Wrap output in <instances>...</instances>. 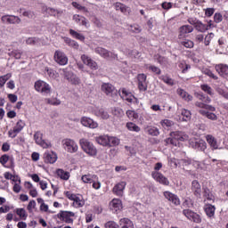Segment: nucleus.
<instances>
[{"label": "nucleus", "mask_w": 228, "mask_h": 228, "mask_svg": "<svg viewBox=\"0 0 228 228\" xmlns=\"http://www.w3.org/2000/svg\"><path fill=\"white\" fill-rule=\"evenodd\" d=\"M169 136L165 142L167 145H174L175 147L179 145V142H186L189 138L188 134L182 131L170 132Z\"/></svg>", "instance_id": "f257e3e1"}, {"label": "nucleus", "mask_w": 228, "mask_h": 228, "mask_svg": "<svg viewBox=\"0 0 228 228\" xmlns=\"http://www.w3.org/2000/svg\"><path fill=\"white\" fill-rule=\"evenodd\" d=\"M102 92H103V94L108 97H111L113 101L118 100V94L121 98H124V96L120 94V91L117 90L115 86L110 83H104L102 85Z\"/></svg>", "instance_id": "f03ea898"}, {"label": "nucleus", "mask_w": 228, "mask_h": 228, "mask_svg": "<svg viewBox=\"0 0 228 228\" xmlns=\"http://www.w3.org/2000/svg\"><path fill=\"white\" fill-rule=\"evenodd\" d=\"M80 147L88 156H97V148L86 139H80Z\"/></svg>", "instance_id": "7ed1b4c3"}, {"label": "nucleus", "mask_w": 228, "mask_h": 228, "mask_svg": "<svg viewBox=\"0 0 228 228\" xmlns=\"http://www.w3.org/2000/svg\"><path fill=\"white\" fill-rule=\"evenodd\" d=\"M62 145L68 152H77V144H76V142L72 139H63Z\"/></svg>", "instance_id": "20e7f679"}, {"label": "nucleus", "mask_w": 228, "mask_h": 228, "mask_svg": "<svg viewBox=\"0 0 228 228\" xmlns=\"http://www.w3.org/2000/svg\"><path fill=\"white\" fill-rule=\"evenodd\" d=\"M71 216H76V214L70 211L61 210L60 213L57 215V218H60V220H63V222H65L66 224H74V219L70 218Z\"/></svg>", "instance_id": "39448f33"}, {"label": "nucleus", "mask_w": 228, "mask_h": 228, "mask_svg": "<svg viewBox=\"0 0 228 228\" xmlns=\"http://www.w3.org/2000/svg\"><path fill=\"white\" fill-rule=\"evenodd\" d=\"M183 215L188 218V220H191L195 224H200L202 222V218H200V216L190 209H184L183 211Z\"/></svg>", "instance_id": "423d86ee"}, {"label": "nucleus", "mask_w": 228, "mask_h": 228, "mask_svg": "<svg viewBox=\"0 0 228 228\" xmlns=\"http://www.w3.org/2000/svg\"><path fill=\"white\" fill-rule=\"evenodd\" d=\"M3 24H20L22 20L19 16L6 14L1 17Z\"/></svg>", "instance_id": "0eeeda50"}, {"label": "nucleus", "mask_w": 228, "mask_h": 228, "mask_svg": "<svg viewBox=\"0 0 228 228\" xmlns=\"http://www.w3.org/2000/svg\"><path fill=\"white\" fill-rule=\"evenodd\" d=\"M35 88L37 92H42V94H51V86L42 80H38L35 83Z\"/></svg>", "instance_id": "6e6552de"}, {"label": "nucleus", "mask_w": 228, "mask_h": 228, "mask_svg": "<svg viewBox=\"0 0 228 228\" xmlns=\"http://www.w3.org/2000/svg\"><path fill=\"white\" fill-rule=\"evenodd\" d=\"M54 61L56 63H59V65H67L69 58H67V55H65L61 51L57 50L54 53Z\"/></svg>", "instance_id": "1a4fd4ad"}, {"label": "nucleus", "mask_w": 228, "mask_h": 228, "mask_svg": "<svg viewBox=\"0 0 228 228\" xmlns=\"http://www.w3.org/2000/svg\"><path fill=\"white\" fill-rule=\"evenodd\" d=\"M43 134L40 132H36L34 134V140L37 145L43 147V149H49L51 142H47L42 139Z\"/></svg>", "instance_id": "9d476101"}, {"label": "nucleus", "mask_w": 228, "mask_h": 228, "mask_svg": "<svg viewBox=\"0 0 228 228\" xmlns=\"http://www.w3.org/2000/svg\"><path fill=\"white\" fill-rule=\"evenodd\" d=\"M81 60L85 65L89 67L92 70H97L99 69V66L97 65V62H95L94 60H92L88 55L83 54L81 56Z\"/></svg>", "instance_id": "9b49d317"}, {"label": "nucleus", "mask_w": 228, "mask_h": 228, "mask_svg": "<svg viewBox=\"0 0 228 228\" xmlns=\"http://www.w3.org/2000/svg\"><path fill=\"white\" fill-rule=\"evenodd\" d=\"M80 122L82 126L85 127H89L90 129H96V127L99 126L97 122L94 121V119L88 117H82Z\"/></svg>", "instance_id": "f8f14e48"}, {"label": "nucleus", "mask_w": 228, "mask_h": 228, "mask_svg": "<svg viewBox=\"0 0 228 228\" xmlns=\"http://www.w3.org/2000/svg\"><path fill=\"white\" fill-rule=\"evenodd\" d=\"M126 182L117 183L112 189L114 195H117L118 197H124V190H126Z\"/></svg>", "instance_id": "ddd939ff"}, {"label": "nucleus", "mask_w": 228, "mask_h": 228, "mask_svg": "<svg viewBox=\"0 0 228 228\" xmlns=\"http://www.w3.org/2000/svg\"><path fill=\"white\" fill-rule=\"evenodd\" d=\"M137 79L140 92H147V76L145 74H139Z\"/></svg>", "instance_id": "4468645a"}, {"label": "nucleus", "mask_w": 228, "mask_h": 228, "mask_svg": "<svg viewBox=\"0 0 228 228\" xmlns=\"http://www.w3.org/2000/svg\"><path fill=\"white\" fill-rule=\"evenodd\" d=\"M192 31H193V27L190 25H183L179 28L178 38L180 40L183 38H186V35H188V33H192Z\"/></svg>", "instance_id": "2eb2a0df"}, {"label": "nucleus", "mask_w": 228, "mask_h": 228, "mask_svg": "<svg viewBox=\"0 0 228 228\" xmlns=\"http://www.w3.org/2000/svg\"><path fill=\"white\" fill-rule=\"evenodd\" d=\"M151 175L153 179H156L158 183H160V184H164L165 186H168V184H170L168 178L165 177V175L159 172H153Z\"/></svg>", "instance_id": "dca6fc26"}, {"label": "nucleus", "mask_w": 228, "mask_h": 228, "mask_svg": "<svg viewBox=\"0 0 228 228\" xmlns=\"http://www.w3.org/2000/svg\"><path fill=\"white\" fill-rule=\"evenodd\" d=\"M164 197L167 199V200H169V202H172L175 206H179L181 204V201L179 200V198L177 195L170 192V191H164Z\"/></svg>", "instance_id": "f3484780"}, {"label": "nucleus", "mask_w": 228, "mask_h": 228, "mask_svg": "<svg viewBox=\"0 0 228 228\" xmlns=\"http://www.w3.org/2000/svg\"><path fill=\"white\" fill-rule=\"evenodd\" d=\"M191 147H192V149H198V151H205L206 149H208V144L206 143V142L200 140V141H191L190 142Z\"/></svg>", "instance_id": "a211bd4d"}, {"label": "nucleus", "mask_w": 228, "mask_h": 228, "mask_svg": "<svg viewBox=\"0 0 228 228\" xmlns=\"http://www.w3.org/2000/svg\"><path fill=\"white\" fill-rule=\"evenodd\" d=\"M114 7L115 10H117L118 12L119 11L121 13H124L125 15L131 13V9L127 5L120 2L115 3Z\"/></svg>", "instance_id": "6ab92c4d"}, {"label": "nucleus", "mask_w": 228, "mask_h": 228, "mask_svg": "<svg viewBox=\"0 0 228 228\" xmlns=\"http://www.w3.org/2000/svg\"><path fill=\"white\" fill-rule=\"evenodd\" d=\"M44 158H45V163H56L57 159H58V155H56V153L51 151V152H45L44 154Z\"/></svg>", "instance_id": "aec40b11"}, {"label": "nucleus", "mask_w": 228, "mask_h": 228, "mask_svg": "<svg viewBox=\"0 0 228 228\" xmlns=\"http://www.w3.org/2000/svg\"><path fill=\"white\" fill-rule=\"evenodd\" d=\"M216 70L218 72L222 77H227L228 75V66L226 64H217L216 65Z\"/></svg>", "instance_id": "412c9836"}, {"label": "nucleus", "mask_w": 228, "mask_h": 228, "mask_svg": "<svg viewBox=\"0 0 228 228\" xmlns=\"http://www.w3.org/2000/svg\"><path fill=\"white\" fill-rule=\"evenodd\" d=\"M191 191L195 195V197H200V193H202V189L200 188V183L199 181L193 180L191 183Z\"/></svg>", "instance_id": "4be33fe9"}, {"label": "nucleus", "mask_w": 228, "mask_h": 228, "mask_svg": "<svg viewBox=\"0 0 228 228\" xmlns=\"http://www.w3.org/2000/svg\"><path fill=\"white\" fill-rule=\"evenodd\" d=\"M119 227L121 228H134V224L131 219L124 217L119 220Z\"/></svg>", "instance_id": "5701e85b"}, {"label": "nucleus", "mask_w": 228, "mask_h": 228, "mask_svg": "<svg viewBox=\"0 0 228 228\" xmlns=\"http://www.w3.org/2000/svg\"><path fill=\"white\" fill-rule=\"evenodd\" d=\"M211 22H209L208 25H207L202 23V21L199 20L194 28L197 31H200V33H205V31H208V29L211 28Z\"/></svg>", "instance_id": "b1692460"}, {"label": "nucleus", "mask_w": 228, "mask_h": 228, "mask_svg": "<svg viewBox=\"0 0 228 228\" xmlns=\"http://www.w3.org/2000/svg\"><path fill=\"white\" fill-rule=\"evenodd\" d=\"M144 131L150 134V136H159V129L156 126H147L144 127Z\"/></svg>", "instance_id": "393cba45"}, {"label": "nucleus", "mask_w": 228, "mask_h": 228, "mask_svg": "<svg viewBox=\"0 0 228 228\" xmlns=\"http://www.w3.org/2000/svg\"><path fill=\"white\" fill-rule=\"evenodd\" d=\"M206 140L210 145L212 151H216V149H218V142L216 141V138H215L213 135H207Z\"/></svg>", "instance_id": "a878e982"}, {"label": "nucleus", "mask_w": 228, "mask_h": 228, "mask_svg": "<svg viewBox=\"0 0 228 228\" xmlns=\"http://www.w3.org/2000/svg\"><path fill=\"white\" fill-rule=\"evenodd\" d=\"M94 52L96 53V54H100V56H102V58H110V51H108L106 48H102V47H96Z\"/></svg>", "instance_id": "bb28decb"}, {"label": "nucleus", "mask_w": 228, "mask_h": 228, "mask_svg": "<svg viewBox=\"0 0 228 228\" xmlns=\"http://www.w3.org/2000/svg\"><path fill=\"white\" fill-rule=\"evenodd\" d=\"M56 174H57L58 177H60L63 181H69V179L70 177V173H69L68 171H65L63 169H57Z\"/></svg>", "instance_id": "cd10ccee"}, {"label": "nucleus", "mask_w": 228, "mask_h": 228, "mask_svg": "<svg viewBox=\"0 0 228 228\" xmlns=\"http://www.w3.org/2000/svg\"><path fill=\"white\" fill-rule=\"evenodd\" d=\"M177 94L178 95H180V97H182V99H184V101H191L193 99V96H191L190 94H188L186 91H184L183 89H177Z\"/></svg>", "instance_id": "c85d7f7f"}, {"label": "nucleus", "mask_w": 228, "mask_h": 228, "mask_svg": "<svg viewBox=\"0 0 228 228\" xmlns=\"http://www.w3.org/2000/svg\"><path fill=\"white\" fill-rule=\"evenodd\" d=\"M110 208L115 211H118V209L122 208V201L118 199H113L110 202Z\"/></svg>", "instance_id": "c756f323"}, {"label": "nucleus", "mask_w": 228, "mask_h": 228, "mask_svg": "<svg viewBox=\"0 0 228 228\" xmlns=\"http://www.w3.org/2000/svg\"><path fill=\"white\" fill-rule=\"evenodd\" d=\"M95 141L99 143V145H102L103 147H108L109 136L101 135L99 137H96Z\"/></svg>", "instance_id": "7c9ffc66"}, {"label": "nucleus", "mask_w": 228, "mask_h": 228, "mask_svg": "<svg viewBox=\"0 0 228 228\" xmlns=\"http://www.w3.org/2000/svg\"><path fill=\"white\" fill-rule=\"evenodd\" d=\"M181 115L183 122H189V120H191V112L190 110L183 109L182 110Z\"/></svg>", "instance_id": "2f4dec72"}, {"label": "nucleus", "mask_w": 228, "mask_h": 228, "mask_svg": "<svg viewBox=\"0 0 228 228\" xmlns=\"http://www.w3.org/2000/svg\"><path fill=\"white\" fill-rule=\"evenodd\" d=\"M215 206L211 204L206 205L205 213L211 218V216H215Z\"/></svg>", "instance_id": "473e14b6"}, {"label": "nucleus", "mask_w": 228, "mask_h": 228, "mask_svg": "<svg viewBox=\"0 0 228 228\" xmlns=\"http://www.w3.org/2000/svg\"><path fill=\"white\" fill-rule=\"evenodd\" d=\"M69 35H71V37H73L74 38H77V40H80V42H85V36L77 33L76 30L72 28L69 29Z\"/></svg>", "instance_id": "72a5a7b5"}, {"label": "nucleus", "mask_w": 228, "mask_h": 228, "mask_svg": "<svg viewBox=\"0 0 228 228\" xmlns=\"http://www.w3.org/2000/svg\"><path fill=\"white\" fill-rule=\"evenodd\" d=\"M126 127L128 131H134V133H140L141 128L138 126V125L133 123V122H128L126 123Z\"/></svg>", "instance_id": "f704fd0d"}, {"label": "nucleus", "mask_w": 228, "mask_h": 228, "mask_svg": "<svg viewBox=\"0 0 228 228\" xmlns=\"http://www.w3.org/2000/svg\"><path fill=\"white\" fill-rule=\"evenodd\" d=\"M96 115L104 120H108V118H110V114H108V111L104 110V109L98 110Z\"/></svg>", "instance_id": "c9c22d12"}, {"label": "nucleus", "mask_w": 228, "mask_h": 228, "mask_svg": "<svg viewBox=\"0 0 228 228\" xmlns=\"http://www.w3.org/2000/svg\"><path fill=\"white\" fill-rule=\"evenodd\" d=\"M27 45H37L40 44V38L38 37H28L26 39Z\"/></svg>", "instance_id": "e433bc0d"}, {"label": "nucleus", "mask_w": 228, "mask_h": 228, "mask_svg": "<svg viewBox=\"0 0 228 228\" xmlns=\"http://www.w3.org/2000/svg\"><path fill=\"white\" fill-rule=\"evenodd\" d=\"M160 79L166 83V85H168L169 86H174L175 85V83L174 82V79L170 78V77L168 76H161Z\"/></svg>", "instance_id": "4c0bfd02"}, {"label": "nucleus", "mask_w": 228, "mask_h": 228, "mask_svg": "<svg viewBox=\"0 0 228 228\" xmlns=\"http://www.w3.org/2000/svg\"><path fill=\"white\" fill-rule=\"evenodd\" d=\"M12 77V73H7L6 75L0 77V88H3L4 85L6 84V81Z\"/></svg>", "instance_id": "58836bf2"}, {"label": "nucleus", "mask_w": 228, "mask_h": 228, "mask_svg": "<svg viewBox=\"0 0 228 228\" xmlns=\"http://www.w3.org/2000/svg\"><path fill=\"white\" fill-rule=\"evenodd\" d=\"M24 126H26V124L22 121V120H19L17 123H16V126L13 127V129L15 130V133H20V131L22 129H24Z\"/></svg>", "instance_id": "ea45409f"}, {"label": "nucleus", "mask_w": 228, "mask_h": 228, "mask_svg": "<svg viewBox=\"0 0 228 228\" xmlns=\"http://www.w3.org/2000/svg\"><path fill=\"white\" fill-rule=\"evenodd\" d=\"M203 193L208 200H213V199H215V196H213V193H211V191H209L208 187L203 188Z\"/></svg>", "instance_id": "a19ab883"}, {"label": "nucleus", "mask_w": 228, "mask_h": 228, "mask_svg": "<svg viewBox=\"0 0 228 228\" xmlns=\"http://www.w3.org/2000/svg\"><path fill=\"white\" fill-rule=\"evenodd\" d=\"M120 141L117 137H110L108 142V147H115V145H118Z\"/></svg>", "instance_id": "79ce46f5"}, {"label": "nucleus", "mask_w": 228, "mask_h": 228, "mask_svg": "<svg viewBox=\"0 0 228 228\" xmlns=\"http://www.w3.org/2000/svg\"><path fill=\"white\" fill-rule=\"evenodd\" d=\"M112 115H114V117H124V110L118 107H114L112 109Z\"/></svg>", "instance_id": "37998d69"}, {"label": "nucleus", "mask_w": 228, "mask_h": 228, "mask_svg": "<svg viewBox=\"0 0 228 228\" xmlns=\"http://www.w3.org/2000/svg\"><path fill=\"white\" fill-rule=\"evenodd\" d=\"M66 44H68V45H69V47H73V49H79V45L77 44V42L67 37L65 39Z\"/></svg>", "instance_id": "c03bdc74"}, {"label": "nucleus", "mask_w": 228, "mask_h": 228, "mask_svg": "<svg viewBox=\"0 0 228 228\" xmlns=\"http://www.w3.org/2000/svg\"><path fill=\"white\" fill-rule=\"evenodd\" d=\"M73 204L75 205V208H83L85 206V201L81 200V198L76 196Z\"/></svg>", "instance_id": "a18cd8bd"}, {"label": "nucleus", "mask_w": 228, "mask_h": 228, "mask_svg": "<svg viewBox=\"0 0 228 228\" xmlns=\"http://www.w3.org/2000/svg\"><path fill=\"white\" fill-rule=\"evenodd\" d=\"M126 116L130 120H136L138 119V113H136L134 110H127Z\"/></svg>", "instance_id": "49530a36"}, {"label": "nucleus", "mask_w": 228, "mask_h": 228, "mask_svg": "<svg viewBox=\"0 0 228 228\" xmlns=\"http://www.w3.org/2000/svg\"><path fill=\"white\" fill-rule=\"evenodd\" d=\"M81 180L83 181V183H89L90 184H92V183H94V175H82Z\"/></svg>", "instance_id": "de8ad7c7"}, {"label": "nucleus", "mask_w": 228, "mask_h": 228, "mask_svg": "<svg viewBox=\"0 0 228 228\" xmlns=\"http://www.w3.org/2000/svg\"><path fill=\"white\" fill-rule=\"evenodd\" d=\"M46 102L47 104H52V106H60L61 104V101L57 98L46 99Z\"/></svg>", "instance_id": "09e8293b"}, {"label": "nucleus", "mask_w": 228, "mask_h": 228, "mask_svg": "<svg viewBox=\"0 0 228 228\" xmlns=\"http://www.w3.org/2000/svg\"><path fill=\"white\" fill-rule=\"evenodd\" d=\"M201 90L208 94V95H213V88L208 85H201Z\"/></svg>", "instance_id": "8fccbe9b"}, {"label": "nucleus", "mask_w": 228, "mask_h": 228, "mask_svg": "<svg viewBox=\"0 0 228 228\" xmlns=\"http://www.w3.org/2000/svg\"><path fill=\"white\" fill-rule=\"evenodd\" d=\"M37 207V201H35L34 200H30L28 202V205L27 207V209L29 213H33V209H35V208Z\"/></svg>", "instance_id": "3c124183"}, {"label": "nucleus", "mask_w": 228, "mask_h": 228, "mask_svg": "<svg viewBox=\"0 0 228 228\" xmlns=\"http://www.w3.org/2000/svg\"><path fill=\"white\" fill-rule=\"evenodd\" d=\"M63 76H64L65 79H67L68 81H70L74 76V73H72V71L63 69Z\"/></svg>", "instance_id": "603ef678"}, {"label": "nucleus", "mask_w": 228, "mask_h": 228, "mask_svg": "<svg viewBox=\"0 0 228 228\" xmlns=\"http://www.w3.org/2000/svg\"><path fill=\"white\" fill-rule=\"evenodd\" d=\"M162 127H172L174 126V122H172L170 119H164L160 122Z\"/></svg>", "instance_id": "864d4df0"}, {"label": "nucleus", "mask_w": 228, "mask_h": 228, "mask_svg": "<svg viewBox=\"0 0 228 228\" xmlns=\"http://www.w3.org/2000/svg\"><path fill=\"white\" fill-rule=\"evenodd\" d=\"M9 56H12L16 60H20V57L22 56V53L15 50V51L9 53Z\"/></svg>", "instance_id": "5fc2aeb1"}, {"label": "nucleus", "mask_w": 228, "mask_h": 228, "mask_svg": "<svg viewBox=\"0 0 228 228\" xmlns=\"http://www.w3.org/2000/svg\"><path fill=\"white\" fill-rule=\"evenodd\" d=\"M179 68H180V69H182L183 74H186V72L188 71V69H191V67L190 66V64H186V63L181 62V63L179 64Z\"/></svg>", "instance_id": "6e6d98bb"}, {"label": "nucleus", "mask_w": 228, "mask_h": 228, "mask_svg": "<svg viewBox=\"0 0 228 228\" xmlns=\"http://www.w3.org/2000/svg\"><path fill=\"white\" fill-rule=\"evenodd\" d=\"M181 44L187 49H191V47H193V45H194L193 41H191V40H184Z\"/></svg>", "instance_id": "4d7b16f0"}, {"label": "nucleus", "mask_w": 228, "mask_h": 228, "mask_svg": "<svg viewBox=\"0 0 228 228\" xmlns=\"http://www.w3.org/2000/svg\"><path fill=\"white\" fill-rule=\"evenodd\" d=\"M69 82H71V85H81V79H79V77L76 75H73V77H71Z\"/></svg>", "instance_id": "13d9d810"}, {"label": "nucleus", "mask_w": 228, "mask_h": 228, "mask_svg": "<svg viewBox=\"0 0 228 228\" xmlns=\"http://www.w3.org/2000/svg\"><path fill=\"white\" fill-rule=\"evenodd\" d=\"M149 70H151V72H154V74H157L159 76L161 74V69L159 67L156 66H150L148 67Z\"/></svg>", "instance_id": "bf43d9fd"}, {"label": "nucleus", "mask_w": 228, "mask_h": 228, "mask_svg": "<svg viewBox=\"0 0 228 228\" xmlns=\"http://www.w3.org/2000/svg\"><path fill=\"white\" fill-rule=\"evenodd\" d=\"M18 216H20V218H26V210H24V208H18L16 211Z\"/></svg>", "instance_id": "052dcab7"}, {"label": "nucleus", "mask_w": 228, "mask_h": 228, "mask_svg": "<svg viewBox=\"0 0 228 228\" xmlns=\"http://www.w3.org/2000/svg\"><path fill=\"white\" fill-rule=\"evenodd\" d=\"M105 228H118V224L113 221L105 224Z\"/></svg>", "instance_id": "680f3d73"}, {"label": "nucleus", "mask_w": 228, "mask_h": 228, "mask_svg": "<svg viewBox=\"0 0 228 228\" xmlns=\"http://www.w3.org/2000/svg\"><path fill=\"white\" fill-rule=\"evenodd\" d=\"M195 97L199 99V101H202L204 102L206 101V94H203L202 93H195Z\"/></svg>", "instance_id": "e2e57ef3"}, {"label": "nucleus", "mask_w": 228, "mask_h": 228, "mask_svg": "<svg viewBox=\"0 0 228 228\" xmlns=\"http://www.w3.org/2000/svg\"><path fill=\"white\" fill-rule=\"evenodd\" d=\"M223 20H224V18L222 17V14H221V13L216 12V13L214 15V20H215V22H216L217 24H218L219 22H222Z\"/></svg>", "instance_id": "0e129e2a"}, {"label": "nucleus", "mask_w": 228, "mask_h": 228, "mask_svg": "<svg viewBox=\"0 0 228 228\" xmlns=\"http://www.w3.org/2000/svg\"><path fill=\"white\" fill-rule=\"evenodd\" d=\"M23 17H28V19H33L35 17V12L31 11H25L22 13Z\"/></svg>", "instance_id": "69168bd1"}, {"label": "nucleus", "mask_w": 228, "mask_h": 228, "mask_svg": "<svg viewBox=\"0 0 228 228\" xmlns=\"http://www.w3.org/2000/svg\"><path fill=\"white\" fill-rule=\"evenodd\" d=\"M215 37V34L209 33L208 36L205 37V45H208L209 42H211V39Z\"/></svg>", "instance_id": "338daca9"}, {"label": "nucleus", "mask_w": 228, "mask_h": 228, "mask_svg": "<svg viewBox=\"0 0 228 228\" xmlns=\"http://www.w3.org/2000/svg\"><path fill=\"white\" fill-rule=\"evenodd\" d=\"M217 93L219 94V95H222V97H224V99H228V93L224 91V89H217Z\"/></svg>", "instance_id": "774afa93"}]
</instances>
